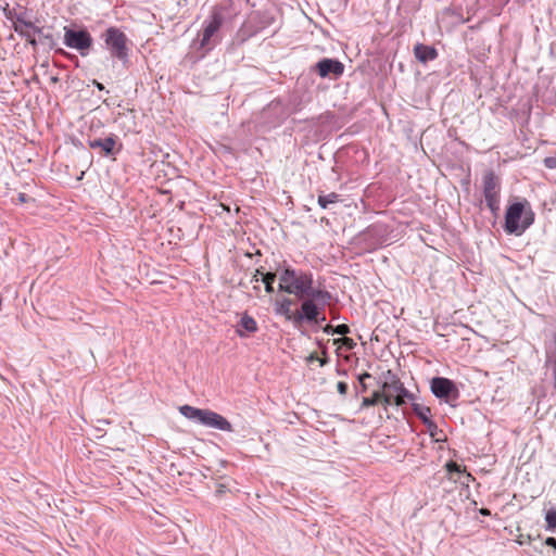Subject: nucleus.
Wrapping results in <instances>:
<instances>
[{
	"label": "nucleus",
	"instance_id": "nucleus-31",
	"mask_svg": "<svg viewBox=\"0 0 556 556\" xmlns=\"http://www.w3.org/2000/svg\"><path fill=\"white\" fill-rule=\"evenodd\" d=\"M337 390L338 392L341 394V395H345L348 393V390H349V386L346 382L344 381H339L337 383Z\"/></svg>",
	"mask_w": 556,
	"mask_h": 556
},
{
	"label": "nucleus",
	"instance_id": "nucleus-22",
	"mask_svg": "<svg viewBox=\"0 0 556 556\" xmlns=\"http://www.w3.org/2000/svg\"><path fill=\"white\" fill-rule=\"evenodd\" d=\"M7 17L10 20L15 18L13 25H21L24 29L35 30L36 28V25L33 22L25 20L22 14H15L13 16L12 12H9V14H7Z\"/></svg>",
	"mask_w": 556,
	"mask_h": 556
},
{
	"label": "nucleus",
	"instance_id": "nucleus-18",
	"mask_svg": "<svg viewBox=\"0 0 556 556\" xmlns=\"http://www.w3.org/2000/svg\"><path fill=\"white\" fill-rule=\"evenodd\" d=\"M445 468L448 475V478L452 479L454 475H465L467 481L473 479L472 476L466 471L465 467H462L456 462L450 460L445 464Z\"/></svg>",
	"mask_w": 556,
	"mask_h": 556
},
{
	"label": "nucleus",
	"instance_id": "nucleus-39",
	"mask_svg": "<svg viewBox=\"0 0 556 556\" xmlns=\"http://www.w3.org/2000/svg\"><path fill=\"white\" fill-rule=\"evenodd\" d=\"M361 384V391L362 392H366L367 391V384L365 383V381H363V383H359Z\"/></svg>",
	"mask_w": 556,
	"mask_h": 556
},
{
	"label": "nucleus",
	"instance_id": "nucleus-42",
	"mask_svg": "<svg viewBox=\"0 0 556 556\" xmlns=\"http://www.w3.org/2000/svg\"><path fill=\"white\" fill-rule=\"evenodd\" d=\"M315 359H319V358H318L316 355L312 354V355L309 356V361H315Z\"/></svg>",
	"mask_w": 556,
	"mask_h": 556
},
{
	"label": "nucleus",
	"instance_id": "nucleus-13",
	"mask_svg": "<svg viewBox=\"0 0 556 556\" xmlns=\"http://www.w3.org/2000/svg\"><path fill=\"white\" fill-rule=\"evenodd\" d=\"M414 54L415 58L421 63H427L438 58L437 49L432 46H427L424 43H417L414 47Z\"/></svg>",
	"mask_w": 556,
	"mask_h": 556
},
{
	"label": "nucleus",
	"instance_id": "nucleus-11",
	"mask_svg": "<svg viewBox=\"0 0 556 556\" xmlns=\"http://www.w3.org/2000/svg\"><path fill=\"white\" fill-rule=\"evenodd\" d=\"M202 425L222 431H233L232 425L224 416L211 409H205Z\"/></svg>",
	"mask_w": 556,
	"mask_h": 556
},
{
	"label": "nucleus",
	"instance_id": "nucleus-8",
	"mask_svg": "<svg viewBox=\"0 0 556 556\" xmlns=\"http://www.w3.org/2000/svg\"><path fill=\"white\" fill-rule=\"evenodd\" d=\"M64 43L66 47L76 49L79 53L85 56L92 47L93 39L89 31L83 29L64 28Z\"/></svg>",
	"mask_w": 556,
	"mask_h": 556
},
{
	"label": "nucleus",
	"instance_id": "nucleus-7",
	"mask_svg": "<svg viewBox=\"0 0 556 556\" xmlns=\"http://www.w3.org/2000/svg\"><path fill=\"white\" fill-rule=\"evenodd\" d=\"M430 389L433 395L447 404L454 406L459 399V390L456 383L445 377H434L430 381Z\"/></svg>",
	"mask_w": 556,
	"mask_h": 556
},
{
	"label": "nucleus",
	"instance_id": "nucleus-16",
	"mask_svg": "<svg viewBox=\"0 0 556 556\" xmlns=\"http://www.w3.org/2000/svg\"><path fill=\"white\" fill-rule=\"evenodd\" d=\"M179 412L184 417L202 425L205 409H201L190 405H182L179 407Z\"/></svg>",
	"mask_w": 556,
	"mask_h": 556
},
{
	"label": "nucleus",
	"instance_id": "nucleus-28",
	"mask_svg": "<svg viewBox=\"0 0 556 556\" xmlns=\"http://www.w3.org/2000/svg\"><path fill=\"white\" fill-rule=\"evenodd\" d=\"M379 403V391H375L371 396L363 397L362 408L375 406Z\"/></svg>",
	"mask_w": 556,
	"mask_h": 556
},
{
	"label": "nucleus",
	"instance_id": "nucleus-6",
	"mask_svg": "<svg viewBox=\"0 0 556 556\" xmlns=\"http://www.w3.org/2000/svg\"><path fill=\"white\" fill-rule=\"evenodd\" d=\"M300 311L294 312V326H300L302 323H318L320 306L324 308L330 301L323 299L304 296L302 299Z\"/></svg>",
	"mask_w": 556,
	"mask_h": 556
},
{
	"label": "nucleus",
	"instance_id": "nucleus-4",
	"mask_svg": "<svg viewBox=\"0 0 556 556\" xmlns=\"http://www.w3.org/2000/svg\"><path fill=\"white\" fill-rule=\"evenodd\" d=\"M225 22V9L222 7H214L208 18L203 23L202 39L200 47L211 50L216 46L220 39L218 31Z\"/></svg>",
	"mask_w": 556,
	"mask_h": 556
},
{
	"label": "nucleus",
	"instance_id": "nucleus-40",
	"mask_svg": "<svg viewBox=\"0 0 556 556\" xmlns=\"http://www.w3.org/2000/svg\"><path fill=\"white\" fill-rule=\"evenodd\" d=\"M325 320H326V317H325V316H320V315H319L318 323H315V324H316V325H321Z\"/></svg>",
	"mask_w": 556,
	"mask_h": 556
},
{
	"label": "nucleus",
	"instance_id": "nucleus-26",
	"mask_svg": "<svg viewBox=\"0 0 556 556\" xmlns=\"http://www.w3.org/2000/svg\"><path fill=\"white\" fill-rule=\"evenodd\" d=\"M546 530L553 531L556 529V509L551 508L545 513Z\"/></svg>",
	"mask_w": 556,
	"mask_h": 556
},
{
	"label": "nucleus",
	"instance_id": "nucleus-23",
	"mask_svg": "<svg viewBox=\"0 0 556 556\" xmlns=\"http://www.w3.org/2000/svg\"><path fill=\"white\" fill-rule=\"evenodd\" d=\"M323 330L327 334H340V336H346L351 331L350 327L348 325H345V324H341V325H338L336 327H333L331 325H326L323 328Z\"/></svg>",
	"mask_w": 556,
	"mask_h": 556
},
{
	"label": "nucleus",
	"instance_id": "nucleus-14",
	"mask_svg": "<svg viewBox=\"0 0 556 556\" xmlns=\"http://www.w3.org/2000/svg\"><path fill=\"white\" fill-rule=\"evenodd\" d=\"M387 376L389 379L386 380L381 386V389L383 391H387L389 393H393V395H396L405 388L403 382L400 380V378L396 375H394L391 370L387 371Z\"/></svg>",
	"mask_w": 556,
	"mask_h": 556
},
{
	"label": "nucleus",
	"instance_id": "nucleus-36",
	"mask_svg": "<svg viewBox=\"0 0 556 556\" xmlns=\"http://www.w3.org/2000/svg\"><path fill=\"white\" fill-rule=\"evenodd\" d=\"M28 200V195L26 193H18V201L21 203H25Z\"/></svg>",
	"mask_w": 556,
	"mask_h": 556
},
{
	"label": "nucleus",
	"instance_id": "nucleus-17",
	"mask_svg": "<svg viewBox=\"0 0 556 556\" xmlns=\"http://www.w3.org/2000/svg\"><path fill=\"white\" fill-rule=\"evenodd\" d=\"M292 304L293 301L290 298H283L281 301L276 302V314L285 316L286 319L294 323V313L291 312Z\"/></svg>",
	"mask_w": 556,
	"mask_h": 556
},
{
	"label": "nucleus",
	"instance_id": "nucleus-32",
	"mask_svg": "<svg viewBox=\"0 0 556 556\" xmlns=\"http://www.w3.org/2000/svg\"><path fill=\"white\" fill-rule=\"evenodd\" d=\"M265 274H266V273H264L263 267L257 268V269L255 270V274H254V275H253V277H252V281H254V282H258V281H260V278H258V277H260V276H262V277H263V275H265Z\"/></svg>",
	"mask_w": 556,
	"mask_h": 556
},
{
	"label": "nucleus",
	"instance_id": "nucleus-9",
	"mask_svg": "<svg viewBox=\"0 0 556 556\" xmlns=\"http://www.w3.org/2000/svg\"><path fill=\"white\" fill-rule=\"evenodd\" d=\"M88 147L92 150H99L101 156L110 157L118 154L123 149V143L118 141L116 135L111 134L105 138L88 139Z\"/></svg>",
	"mask_w": 556,
	"mask_h": 556
},
{
	"label": "nucleus",
	"instance_id": "nucleus-41",
	"mask_svg": "<svg viewBox=\"0 0 556 556\" xmlns=\"http://www.w3.org/2000/svg\"><path fill=\"white\" fill-rule=\"evenodd\" d=\"M55 52H56V53H60V54H63V55H65V54H66V52H65L63 49H61V48L55 49Z\"/></svg>",
	"mask_w": 556,
	"mask_h": 556
},
{
	"label": "nucleus",
	"instance_id": "nucleus-1",
	"mask_svg": "<svg viewBox=\"0 0 556 556\" xmlns=\"http://www.w3.org/2000/svg\"><path fill=\"white\" fill-rule=\"evenodd\" d=\"M277 270L279 274V291L288 294H293L298 299L304 296H312L323 299L325 301L331 300V294L327 290L314 287L313 274L302 269H295L287 261L278 263Z\"/></svg>",
	"mask_w": 556,
	"mask_h": 556
},
{
	"label": "nucleus",
	"instance_id": "nucleus-2",
	"mask_svg": "<svg viewBox=\"0 0 556 556\" xmlns=\"http://www.w3.org/2000/svg\"><path fill=\"white\" fill-rule=\"evenodd\" d=\"M534 217L529 201L514 202L506 210L504 230L508 235L521 236L534 223Z\"/></svg>",
	"mask_w": 556,
	"mask_h": 556
},
{
	"label": "nucleus",
	"instance_id": "nucleus-5",
	"mask_svg": "<svg viewBox=\"0 0 556 556\" xmlns=\"http://www.w3.org/2000/svg\"><path fill=\"white\" fill-rule=\"evenodd\" d=\"M482 191L486 206L494 215H496L500 211L501 179L492 169H489L483 174Z\"/></svg>",
	"mask_w": 556,
	"mask_h": 556
},
{
	"label": "nucleus",
	"instance_id": "nucleus-19",
	"mask_svg": "<svg viewBox=\"0 0 556 556\" xmlns=\"http://www.w3.org/2000/svg\"><path fill=\"white\" fill-rule=\"evenodd\" d=\"M14 30L25 38V40L33 46V48H36L38 46L37 43V33L34 30L24 29L21 25H13Z\"/></svg>",
	"mask_w": 556,
	"mask_h": 556
},
{
	"label": "nucleus",
	"instance_id": "nucleus-12",
	"mask_svg": "<svg viewBox=\"0 0 556 556\" xmlns=\"http://www.w3.org/2000/svg\"><path fill=\"white\" fill-rule=\"evenodd\" d=\"M37 33V43L42 46L46 49L52 50L56 47V40L52 33V27L50 26H36L35 30Z\"/></svg>",
	"mask_w": 556,
	"mask_h": 556
},
{
	"label": "nucleus",
	"instance_id": "nucleus-33",
	"mask_svg": "<svg viewBox=\"0 0 556 556\" xmlns=\"http://www.w3.org/2000/svg\"><path fill=\"white\" fill-rule=\"evenodd\" d=\"M343 344L348 348V349H353L356 344L355 342L353 341V339L351 338H348L346 336H343Z\"/></svg>",
	"mask_w": 556,
	"mask_h": 556
},
{
	"label": "nucleus",
	"instance_id": "nucleus-38",
	"mask_svg": "<svg viewBox=\"0 0 556 556\" xmlns=\"http://www.w3.org/2000/svg\"><path fill=\"white\" fill-rule=\"evenodd\" d=\"M479 513L483 516H490L491 511L488 508H481Z\"/></svg>",
	"mask_w": 556,
	"mask_h": 556
},
{
	"label": "nucleus",
	"instance_id": "nucleus-27",
	"mask_svg": "<svg viewBox=\"0 0 556 556\" xmlns=\"http://www.w3.org/2000/svg\"><path fill=\"white\" fill-rule=\"evenodd\" d=\"M394 397L393 393L383 390L379 391V403H382L386 409L389 405L394 404Z\"/></svg>",
	"mask_w": 556,
	"mask_h": 556
},
{
	"label": "nucleus",
	"instance_id": "nucleus-35",
	"mask_svg": "<svg viewBox=\"0 0 556 556\" xmlns=\"http://www.w3.org/2000/svg\"><path fill=\"white\" fill-rule=\"evenodd\" d=\"M371 378V375L369 372H363L358 376L359 383H363L366 379Z\"/></svg>",
	"mask_w": 556,
	"mask_h": 556
},
{
	"label": "nucleus",
	"instance_id": "nucleus-15",
	"mask_svg": "<svg viewBox=\"0 0 556 556\" xmlns=\"http://www.w3.org/2000/svg\"><path fill=\"white\" fill-rule=\"evenodd\" d=\"M255 331H257V324L255 319L248 314H243L236 329L238 336L245 337V332L253 333Z\"/></svg>",
	"mask_w": 556,
	"mask_h": 556
},
{
	"label": "nucleus",
	"instance_id": "nucleus-25",
	"mask_svg": "<svg viewBox=\"0 0 556 556\" xmlns=\"http://www.w3.org/2000/svg\"><path fill=\"white\" fill-rule=\"evenodd\" d=\"M277 278L276 273L268 271L265 275H263V278H261L262 282L265 285V291L266 293H273L274 292V282Z\"/></svg>",
	"mask_w": 556,
	"mask_h": 556
},
{
	"label": "nucleus",
	"instance_id": "nucleus-37",
	"mask_svg": "<svg viewBox=\"0 0 556 556\" xmlns=\"http://www.w3.org/2000/svg\"><path fill=\"white\" fill-rule=\"evenodd\" d=\"M93 85L96 86V88H97L98 90H101V91H102V90H104V89H105L104 85H103L102 83H99L98 80H93Z\"/></svg>",
	"mask_w": 556,
	"mask_h": 556
},
{
	"label": "nucleus",
	"instance_id": "nucleus-10",
	"mask_svg": "<svg viewBox=\"0 0 556 556\" xmlns=\"http://www.w3.org/2000/svg\"><path fill=\"white\" fill-rule=\"evenodd\" d=\"M312 71L320 78L338 79L344 73V64L337 59L324 58L312 66Z\"/></svg>",
	"mask_w": 556,
	"mask_h": 556
},
{
	"label": "nucleus",
	"instance_id": "nucleus-29",
	"mask_svg": "<svg viewBox=\"0 0 556 556\" xmlns=\"http://www.w3.org/2000/svg\"><path fill=\"white\" fill-rule=\"evenodd\" d=\"M424 425L427 427L428 433L431 438L435 439L437 442L441 441L440 438H437L439 432L438 425L432 419L428 420Z\"/></svg>",
	"mask_w": 556,
	"mask_h": 556
},
{
	"label": "nucleus",
	"instance_id": "nucleus-43",
	"mask_svg": "<svg viewBox=\"0 0 556 556\" xmlns=\"http://www.w3.org/2000/svg\"><path fill=\"white\" fill-rule=\"evenodd\" d=\"M325 361L320 359V365L324 366L325 365Z\"/></svg>",
	"mask_w": 556,
	"mask_h": 556
},
{
	"label": "nucleus",
	"instance_id": "nucleus-24",
	"mask_svg": "<svg viewBox=\"0 0 556 556\" xmlns=\"http://www.w3.org/2000/svg\"><path fill=\"white\" fill-rule=\"evenodd\" d=\"M394 404L396 406H403L407 403V401H413L415 395L409 392L406 388H404L400 393L394 395Z\"/></svg>",
	"mask_w": 556,
	"mask_h": 556
},
{
	"label": "nucleus",
	"instance_id": "nucleus-21",
	"mask_svg": "<svg viewBox=\"0 0 556 556\" xmlns=\"http://www.w3.org/2000/svg\"><path fill=\"white\" fill-rule=\"evenodd\" d=\"M413 412L415 415L421 420L422 424L427 422L431 418L429 417L431 414V409L428 406H425L419 403L412 404Z\"/></svg>",
	"mask_w": 556,
	"mask_h": 556
},
{
	"label": "nucleus",
	"instance_id": "nucleus-30",
	"mask_svg": "<svg viewBox=\"0 0 556 556\" xmlns=\"http://www.w3.org/2000/svg\"><path fill=\"white\" fill-rule=\"evenodd\" d=\"M543 164L546 168L556 169V154L554 156H546L543 160Z\"/></svg>",
	"mask_w": 556,
	"mask_h": 556
},
{
	"label": "nucleus",
	"instance_id": "nucleus-20",
	"mask_svg": "<svg viewBox=\"0 0 556 556\" xmlns=\"http://www.w3.org/2000/svg\"><path fill=\"white\" fill-rule=\"evenodd\" d=\"M340 201V194L336 192H330L328 194H319L318 195V205L326 210L329 207L330 204L338 203Z\"/></svg>",
	"mask_w": 556,
	"mask_h": 556
},
{
	"label": "nucleus",
	"instance_id": "nucleus-3",
	"mask_svg": "<svg viewBox=\"0 0 556 556\" xmlns=\"http://www.w3.org/2000/svg\"><path fill=\"white\" fill-rule=\"evenodd\" d=\"M101 38L112 58L119 60L123 64L128 62V38L124 31L115 26H111L102 33Z\"/></svg>",
	"mask_w": 556,
	"mask_h": 556
},
{
	"label": "nucleus",
	"instance_id": "nucleus-34",
	"mask_svg": "<svg viewBox=\"0 0 556 556\" xmlns=\"http://www.w3.org/2000/svg\"><path fill=\"white\" fill-rule=\"evenodd\" d=\"M544 544L556 549V539L553 536L546 538Z\"/></svg>",
	"mask_w": 556,
	"mask_h": 556
}]
</instances>
